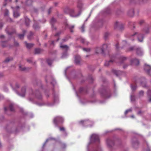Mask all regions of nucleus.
<instances>
[{
  "label": "nucleus",
  "instance_id": "nucleus-1",
  "mask_svg": "<svg viewBox=\"0 0 151 151\" xmlns=\"http://www.w3.org/2000/svg\"><path fill=\"white\" fill-rule=\"evenodd\" d=\"M10 85L13 90L15 91L18 95L22 97H24L25 96L26 92V88L25 87H23L22 88L21 93H20L17 91V90L19 87V85L18 83H17L15 84V87H13L11 84Z\"/></svg>",
  "mask_w": 151,
  "mask_h": 151
},
{
  "label": "nucleus",
  "instance_id": "nucleus-2",
  "mask_svg": "<svg viewBox=\"0 0 151 151\" xmlns=\"http://www.w3.org/2000/svg\"><path fill=\"white\" fill-rule=\"evenodd\" d=\"M30 92H31L32 93L30 94V96L28 98V100L29 101H33V99L31 98V97L32 96L34 97L39 99H40L42 98V96L38 90L36 91L35 93H32V90Z\"/></svg>",
  "mask_w": 151,
  "mask_h": 151
},
{
  "label": "nucleus",
  "instance_id": "nucleus-3",
  "mask_svg": "<svg viewBox=\"0 0 151 151\" xmlns=\"http://www.w3.org/2000/svg\"><path fill=\"white\" fill-rule=\"evenodd\" d=\"M64 11L66 13L69 14L71 16L73 17H77L79 16L81 14L80 12L78 14H76L74 9H70L68 7H66Z\"/></svg>",
  "mask_w": 151,
  "mask_h": 151
},
{
  "label": "nucleus",
  "instance_id": "nucleus-4",
  "mask_svg": "<svg viewBox=\"0 0 151 151\" xmlns=\"http://www.w3.org/2000/svg\"><path fill=\"white\" fill-rule=\"evenodd\" d=\"M63 121V119L60 116H57L55 117L53 120L54 123L57 125L58 123H62Z\"/></svg>",
  "mask_w": 151,
  "mask_h": 151
},
{
  "label": "nucleus",
  "instance_id": "nucleus-5",
  "mask_svg": "<svg viewBox=\"0 0 151 151\" xmlns=\"http://www.w3.org/2000/svg\"><path fill=\"white\" fill-rule=\"evenodd\" d=\"M144 70L148 75H151V66L145 64L144 67Z\"/></svg>",
  "mask_w": 151,
  "mask_h": 151
},
{
  "label": "nucleus",
  "instance_id": "nucleus-6",
  "mask_svg": "<svg viewBox=\"0 0 151 151\" xmlns=\"http://www.w3.org/2000/svg\"><path fill=\"white\" fill-rule=\"evenodd\" d=\"M111 72L113 73V74L115 75L116 76H119L124 74V72L119 70H117L114 69L112 70Z\"/></svg>",
  "mask_w": 151,
  "mask_h": 151
},
{
  "label": "nucleus",
  "instance_id": "nucleus-7",
  "mask_svg": "<svg viewBox=\"0 0 151 151\" xmlns=\"http://www.w3.org/2000/svg\"><path fill=\"white\" fill-rule=\"evenodd\" d=\"M91 139L92 142H99V136L97 134H93L91 136Z\"/></svg>",
  "mask_w": 151,
  "mask_h": 151
},
{
  "label": "nucleus",
  "instance_id": "nucleus-8",
  "mask_svg": "<svg viewBox=\"0 0 151 151\" xmlns=\"http://www.w3.org/2000/svg\"><path fill=\"white\" fill-rule=\"evenodd\" d=\"M135 35H137V39L139 41L142 42V41L143 38V35L140 33H138L137 32H135L133 35H132V36H134Z\"/></svg>",
  "mask_w": 151,
  "mask_h": 151
},
{
  "label": "nucleus",
  "instance_id": "nucleus-9",
  "mask_svg": "<svg viewBox=\"0 0 151 151\" xmlns=\"http://www.w3.org/2000/svg\"><path fill=\"white\" fill-rule=\"evenodd\" d=\"M136 53L139 56H142L143 54V51L142 49L139 47H136Z\"/></svg>",
  "mask_w": 151,
  "mask_h": 151
},
{
  "label": "nucleus",
  "instance_id": "nucleus-10",
  "mask_svg": "<svg viewBox=\"0 0 151 151\" xmlns=\"http://www.w3.org/2000/svg\"><path fill=\"white\" fill-rule=\"evenodd\" d=\"M19 68L20 70L22 71H27L31 69L30 67H26L22 66L21 65H19Z\"/></svg>",
  "mask_w": 151,
  "mask_h": 151
},
{
  "label": "nucleus",
  "instance_id": "nucleus-11",
  "mask_svg": "<svg viewBox=\"0 0 151 151\" xmlns=\"http://www.w3.org/2000/svg\"><path fill=\"white\" fill-rule=\"evenodd\" d=\"M81 60V57L79 55H76L75 57V62L77 65H80Z\"/></svg>",
  "mask_w": 151,
  "mask_h": 151
},
{
  "label": "nucleus",
  "instance_id": "nucleus-12",
  "mask_svg": "<svg viewBox=\"0 0 151 151\" xmlns=\"http://www.w3.org/2000/svg\"><path fill=\"white\" fill-rule=\"evenodd\" d=\"M114 61V59L112 58L109 61H106L105 63V65L106 66H108Z\"/></svg>",
  "mask_w": 151,
  "mask_h": 151
},
{
  "label": "nucleus",
  "instance_id": "nucleus-13",
  "mask_svg": "<svg viewBox=\"0 0 151 151\" xmlns=\"http://www.w3.org/2000/svg\"><path fill=\"white\" fill-rule=\"evenodd\" d=\"M127 14L129 16L132 17L134 14V11L133 9H131L129 10L127 13Z\"/></svg>",
  "mask_w": 151,
  "mask_h": 151
},
{
  "label": "nucleus",
  "instance_id": "nucleus-14",
  "mask_svg": "<svg viewBox=\"0 0 151 151\" xmlns=\"http://www.w3.org/2000/svg\"><path fill=\"white\" fill-rule=\"evenodd\" d=\"M131 63L132 64H134L135 65H137L139 64V61L137 59H134L131 60Z\"/></svg>",
  "mask_w": 151,
  "mask_h": 151
},
{
  "label": "nucleus",
  "instance_id": "nucleus-15",
  "mask_svg": "<svg viewBox=\"0 0 151 151\" xmlns=\"http://www.w3.org/2000/svg\"><path fill=\"white\" fill-rule=\"evenodd\" d=\"M108 46L107 44H104L102 48H101V51L102 53H104L105 52L107 49Z\"/></svg>",
  "mask_w": 151,
  "mask_h": 151
},
{
  "label": "nucleus",
  "instance_id": "nucleus-16",
  "mask_svg": "<svg viewBox=\"0 0 151 151\" xmlns=\"http://www.w3.org/2000/svg\"><path fill=\"white\" fill-rule=\"evenodd\" d=\"M56 21V19L54 18H52L50 20V23L52 25V29L56 30V28L53 25L54 23Z\"/></svg>",
  "mask_w": 151,
  "mask_h": 151
},
{
  "label": "nucleus",
  "instance_id": "nucleus-17",
  "mask_svg": "<svg viewBox=\"0 0 151 151\" xmlns=\"http://www.w3.org/2000/svg\"><path fill=\"white\" fill-rule=\"evenodd\" d=\"M90 122L88 121H80V123L81 124H83L86 126H88L90 124Z\"/></svg>",
  "mask_w": 151,
  "mask_h": 151
},
{
  "label": "nucleus",
  "instance_id": "nucleus-18",
  "mask_svg": "<svg viewBox=\"0 0 151 151\" xmlns=\"http://www.w3.org/2000/svg\"><path fill=\"white\" fill-rule=\"evenodd\" d=\"M107 144L109 147H111L114 145V142L110 139H108L106 141Z\"/></svg>",
  "mask_w": 151,
  "mask_h": 151
},
{
  "label": "nucleus",
  "instance_id": "nucleus-19",
  "mask_svg": "<svg viewBox=\"0 0 151 151\" xmlns=\"http://www.w3.org/2000/svg\"><path fill=\"white\" fill-rule=\"evenodd\" d=\"M27 47L28 49H30L34 46V44L32 43H28L27 42H25Z\"/></svg>",
  "mask_w": 151,
  "mask_h": 151
},
{
  "label": "nucleus",
  "instance_id": "nucleus-20",
  "mask_svg": "<svg viewBox=\"0 0 151 151\" xmlns=\"http://www.w3.org/2000/svg\"><path fill=\"white\" fill-rule=\"evenodd\" d=\"M25 21L26 25L27 26H29V23L30 20L27 17H26L25 18Z\"/></svg>",
  "mask_w": 151,
  "mask_h": 151
},
{
  "label": "nucleus",
  "instance_id": "nucleus-21",
  "mask_svg": "<svg viewBox=\"0 0 151 151\" xmlns=\"http://www.w3.org/2000/svg\"><path fill=\"white\" fill-rule=\"evenodd\" d=\"M132 143L133 146L135 148H136L139 144L137 140L135 142H132Z\"/></svg>",
  "mask_w": 151,
  "mask_h": 151
},
{
  "label": "nucleus",
  "instance_id": "nucleus-22",
  "mask_svg": "<svg viewBox=\"0 0 151 151\" xmlns=\"http://www.w3.org/2000/svg\"><path fill=\"white\" fill-rule=\"evenodd\" d=\"M82 4L81 2H78L77 5V7L79 9V12H81V10L82 7Z\"/></svg>",
  "mask_w": 151,
  "mask_h": 151
},
{
  "label": "nucleus",
  "instance_id": "nucleus-23",
  "mask_svg": "<svg viewBox=\"0 0 151 151\" xmlns=\"http://www.w3.org/2000/svg\"><path fill=\"white\" fill-rule=\"evenodd\" d=\"M60 47L62 48L63 49H64L65 51H67L68 49V47L67 45H60Z\"/></svg>",
  "mask_w": 151,
  "mask_h": 151
},
{
  "label": "nucleus",
  "instance_id": "nucleus-24",
  "mask_svg": "<svg viewBox=\"0 0 151 151\" xmlns=\"http://www.w3.org/2000/svg\"><path fill=\"white\" fill-rule=\"evenodd\" d=\"M147 95L149 97V101L151 102V90H149L147 91Z\"/></svg>",
  "mask_w": 151,
  "mask_h": 151
},
{
  "label": "nucleus",
  "instance_id": "nucleus-25",
  "mask_svg": "<svg viewBox=\"0 0 151 151\" xmlns=\"http://www.w3.org/2000/svg\"><path fill=\"white\" fill-rule=\"evenodd\" d=\"M26 32L25 30L23 31V34H19L18 35L19 37L21 39H22L24 38V35Z\"/></svg>",
  "mask_w": 151,
  "mask_h": 151
},
{
  "label": "nucleus",
  "instance_id": "nucleus-26",
  "mask_svg": "<svg viewBox=\"0 0 151 151\" xmlns=\"http://www.w3.org/2000/svg\"><path fill=\"white\" fill-rule=\"evenodd\" d=\"M13 15L14 17L17 18L19 16V14L17 12L14 11Z\"/></svg>",
  "mask_w": 151,
  "mask_h": 151
},
{
  "label": "nucleus",
  "instance_id": "nucleus-27",
  "mask_svg": "<svg viewBox=\"0 0 151 151\" xmlns=\"http://www.w3.org/2000/svg\"><path fill=\"white\" fill-rule=\"evenodd\" d=\"M68 27L70 29V31L71 32H73V31L72 30V29H73L74 27V25H68Z\"/></svg>",
  "mask_w": 151,
  "mask_h": 151
},
{
  "label": "nucleus",
  "instance_id": "nucleus-28",
  "mask_svg": "<svg viewBox=\"0 0 151 151\" xmlns=\"http://www.w3.org/2000/svg\"><path fill=\"white\" fill-rule=\"evenodd\" d=\"M9 15V11L7 9H6L5 10L4 15L5 17H8Z\"/></svg>",
  "mask_w": 151,
  "mask_h": 151
},
{
  "label": "nucleus",
  "instance_id": "nucleus-29",
  "mask_svg": "<svg viewBox=\"0 0 151 151\" xmlns=\"http://www.w3.org/2000/svg\"><path fill=\"white\" fill-rule=\"evenodd\" d=\"M96 52L97 53H99L100 52L102 53L101 48L99 47L97 48L96 50Z\"/></svg>",
  "mask_w": 151,
  "mask_h": 151
},
{
  "label": "nucleus",
  "instance_id": "nucleus-30",
  "mask_svg": "<svg viewBox=\"0 0 151 151\" xmlns=\"http://www.w3.org/2000/svg\"><path fill=\"white\" fill-rule=\"evenodd\" d=\"M13 60L12 58H6L4 60V62L6 63H8L10 61L12 60Z\"/></svg>",
  "mask_w": 151,
  "mask_h": 151
},
{
  "label": "nucleus",
  "instance_id": "nucleus-31",
  "mask_svg": "<svg viewBox=\"0 0 151 151\" xmlns=\"http://www.w3.org/2000/svg\"><path fill=\"white\" fill-rule=\"evenodd\" d=\"M41 50L39 48H37L35 49V54H38L41 52Z\"/></svg>",
  "mask_w": 151,
  "mask_h": 151
},
{
  "label": "nucleus",
  "instance_id": "nucleus-32",
  "mask_svg": "<svg viewBox=\"0 0 151 151\" xmlns=\"http://www.w3.org/2000/svg\"><path fill=\"white\" fill-rule=\"evenodd\" d=\"M85 26L84 24H83L82 26L80 28V29L82 32H84L85 31L84 28Z\"/></svg>",
  "mask_w": 151,
  "mask_h": 151
},
{
  "label": "nucleus",
  "instance_id": "nucleus-33",
  "mask_svg": "<svg viewBox=\"0 0 151 151\" xmlns=\"http://www.w3.org/2000/svg\"><path fill=\"white\" fill-rule=\"evenodd\" d=\"M52 61V60L50 59H47V63H48V64L49 65H51Z\"/></svg>",
  "mask_w": 151,
  "mask_h": 151
},
{
  "label": "nucleus",
  "instance_id": "nucleus-34",
  "mask_svg": "<svg viewBox=\"0 0 151 151\" xmlns=\"http://www.w3.org/2000/svg\"><path fill=\"white\" fill-rule=\"evenodd\" d=\"M9 108L11 111H14L13 105V104H11L9 106Z\"/></svg>",
  "mask_w": 151,
  "mask_h": 151
},
{
  "label": "nucleus",
  "instance_id": "nucleus-35",
  "mask_svg": "<svg viewBox=\"0 0 151 151\" xmlns=\"http://www.w3.org/2000/svg\"><path fill=\"white\" fill-rule=\"evenodd\" d=\"M32 3V0H27L26 2V4L27 5H31Z\"/></svg>",
  "mask_w": 151,
  "mask_h": 151
},
{
  "label": "nucleus",
  "instance_id": "nucleus-36",
  "mask_svg": "<svg viewBox=\"0 0 151 151\" xmlns=\"http://www.w3.org/2000/svg\"><path fill=\"white\" fill-rule=\"evenodd\" d=\"M33 27L35 29H38L40 28V27L37 24H35L33 25Z\"/></svg>",
  "mask_w": 151,
  "mask_h": 151
},
{
  "label": "nucleus",
  "instance_id": "nucleus-37",
  "mask_svg": "<svg viewBox=\"0 0 151 151\" xmlns=\"http://www.w3.org/2000/svg\"><path fill=\"white\" fill-rule=\"evenodd\" d=\"M12 1V0H4V6H6L7 3L11 2Z\"/></svg>",
  "mask_w": 151,
  "mask_h": 151
},
{
  "label": "nucleus",
  "instance_id": "nucleus-38",
  "mask_svg": "<svg viewBox=\"0 0 151 151\" xmlns=\"http://www.w3.org/2000/svg\"><path fill=\"white\" fill-rule=\"evenodd\" d=\"M126 58L122 56L120 58L121 60V63H122L123 61L126 60Z\"/></svg>",
  "mask_w": 151,
  "mask_h": 151
},
{
  "label": "nucleus",
  "instance_id": "nucleus-39",
  "mask_svg": "<svg viewBox=\"0 0 151 151\" xmlns=\"http://www.w3.org/2000/svg\"><path fill=\"white\" fill-rule=\"evenodd\" d=\"M55 138H49L47 139L45 142L44 143V144L43 146V147H44V146H45L46 143L49 140H50V139H55Z\"/></svg>",
  "mask_w": 151,
  "mask_h": 151
},
{
  "label": "nucleus",
  "instance_id": "nucleus-40",
  "mask_svg": "<svg viewBox=\"0 0 151 151\" xmlns=\"http://www.w3.org/2000/svg\"><path fill=\"white\" fill-rule=\"evenodd\" d=\"M120 24V23L119 22H116L115 24V27L117 28Z\"/></svg>",
  "mask_w": 151,
  "mask_h": 151
},
{
  "label": "nucleus",
  "instance_id": "nucleus-41",
  "mask_svg": "<svg viewBox=\"0 0 151 151\" xmlns=\"http://www.w3.org/2000/svg\"><path fill=\"white\" fill-rule=\"evenodd\" d=\"M83 50L86 52H89L91 50L89 48H83Z\"/></svg>",
  "mask_w": 151,
  "mask_h": 151
},
{
  "label": "nucleus",
  "instance_id": "nucleus-42",
  "mask_svg": "<svg viewBox=\"0 0 151 151\" xmlns=\"http://www.w3.org/2000/svg\"><path fill=\"white\" fill-rule=\"evenodd\" d=\"M33 33L32 32H30V34L29 35H28L27 36V38L29 40L31 39V37L33 35Z\"/></svg>",
  "mask_w": 151,
  "mask_h": 151
},
{
  "label": "nucleus",
  "instance_id": "nucleus-43",
  "mask_svg": "<svg viewBox=\"0 0 151 151\" xmlns=\"http://www.w3.org/2000/svg\"><path fill=\"white\" fill-rule=\"evenodd\" d=\"M131 100L132 101H134L135 100V97L134 96H131Z\"/></svg>",
  "mask_w": 151,
  "mask_h": 151
},
{
  "label": "nucleus",
  "instance_id": "nucleus-44",
  "mask_svg": "<svg viewBox=\"0 0 151 151\" xmlns=\"http://www.w3.org/2000/svg\"><path fill=\"white\" fill-rule=\"evenodd\" d=\"M68 55V54L67 52H65L63 53L62 57V58H65Z\"/></svg>",
  "mask_w": 151,
  "mask_h": 151
},
{
  "label": "nucleus",
  "instance_id": "nucleus-45",
  "mask_svg": "<svg viewBox=\"0 0 151 151\" xmlns=\"http://www.w3.org/2000/svg\"><path fill=\"white\" fill-rule=\"evenodd\" d=\"M131 86L132 90L133 91L135 90L137 88V87L136 86H133L131 85Z\"/></svg>",
  "mask_w": 151,
  "mask_h": 151
},
{
  "label": "nucleus",
  "instance_id": "nucleus-46",
  "mask_svg": "<svg viewBox=\"0 0 151 151\" xmlns=\"http://www.w3.org/2000/svg\"><path fill=\"white\" fill-rule=\"evenodd\" d=\"M143 94H144V91H139V96H142L143 95Z\"/></svg>",
  "mask_w": 151,
  "mask_h": 151
},
{
  "label": "nucleus",
  "instance_id": "nucleus-47",
  "mask_svg": "<svg viewBox=\"0 0 151 151\" xmlns=\"http://www.w3.org/2000/svg\"><path fill=\"white\" fill-rule=\"evenodd\" d=\"M144 32L146 33H147L149 32V28L148 27H146L144 29Z\"/></svg>",
  "mask_w": 151,
  "mask_h": 151
},
{
  "label": "nucleus",
  "instance_id": "nucleus-48",
  "mask_svg": "<svg viewBox=\"0 0 151 151\" xmlns=\"http://www.w3.org/2000/svg\"><path fill=\"white\" fill-rule=\"evenodd\" d=\"M109 33L108 32L105 33V35H104L105 38L106 39V38L107 37L109 36Z\"/></svg>",
  "mask_w": 151,
  "mask_h": 151
},
{
  "label": "nucleus",
  "instance_id": "nucleus-49",
  "mask_svg": "<svg viewBox=\"0 0 151 151\" xmlns=\"http://www.w3.org/2000/svg\"><path fill=\"white\" fill-rule=\"evenodd\" d=\"M122 45H126L127 44V42L125 40H123L122 43Z\"/></svg>",
  "mask_w": 151,
  "mask_h": 151
},
{
  "label": "nucleus",
  "instance_id": "nucleus-50",
  "mask_svg": "<svg viewBox=\"0 0 151 151\" xmlns=\"http://www.w3.org/2000/svg\"><path fill=\"white\" fill-rule=\"evenodd\" d=\"M136 48L135 47H131L129 48V50H133L134 49L136 50Z\"/></svg>",
  "mask_w": 151,
  "mask_h": 151
},
{
  "label": "nucleus",
  "instance_id": "nucleus-51",
  "mask_svg": "<svg viewBox=\"0 0 151 151\" xmlns=\"http://www.w3.org/2000/svg\"><path fill=\"white\" fill-rule=\"evenodd\" d=\"M144 21L143 20H141L139 22V24L140 25L142 24L143 23H144Z\"/></svg>",
  "mask_w": 151,
  "mask_h": 151
},
{
  "label": "nucleus",
  "instance_id": "nucleus-52",
  "mask_svg": "<svg viewBox=\"0 0 151 151\" xmlns=\"http://www.w3.org/2000/svg\"><path fill=\"white\" fill-rule=\"evenodd\" d=\"M3 90L5 91L6 92H7L8 91V88L5 86L4 87Z\"/></svg>",
  "mask_w": 151,
  "mask_h": 151
},
{
  "label": "nucleus",
  "instance_id": "nucleus-53",
  "mask_svg": "<svg viewBox=\"0 0 151 151\" xmlns=\"http://www.w3.org/2000/svg\"><path fill=\"white\" fill-rule=\"evenodd\" d=\"M84 88L83 87H81L79 89V92L80 93L83 90Z\"/></svg>",
  "mask_w": 151,
  "mask_h": 151
},
{
  "label": "nucleus",
  "instance_id": "nucleus-54",
  "mask_svg": "<svg viewBox=\"0 0 151 151\" xmlns=\"http://www.w3.org/2000/svg\"><path fill=\"white\" fill-rule=\"evenodd\" d=\"M5 42H4V41L2 42H1V45L2 47H4L6 46V45H4V43H5Z\"/></svg>",
  "mask_w": 151,
  "mask_h": 151
},
{
  "label": "nucleus",
  "instance_id": "nucleus-55",
  "mask_svg": "<svg viewBox=\"0 0 151 151\" xmlns=\"http://www.w3.org/2000/svg\"><path fill=\"white\" fill-rule=\"evenodd\" d=\"M60 131H65V129L64 127H61L60 128Z\"/></svg>",
  "mask_w": 151,
  "mask_h": 151
},
{
  "label": "nucleus",
  "instance_id": "nucleus-56",
  "mask_svg": "<svg viewBox=\"0 0 151 151\" xmlns=\"http://www.w3.org/2000/svg\"><path fill=\"white\" fill-rule=\"evenodd\" d=\"M101 149L100 148H98L93 150V151H101Z\"/></svg>",
  "mask_w": 151,
  "mask_h": 151
},
{
  "label": "nucleus",
  "instance_id": "nucleus-57",
  "mask_svg": "<svg viewBox=\"0 0 151 151\" xmlns=\"http://www.w3.org/2000/svg\"><path fill=\"white\" fill-rule=\"evenodd\" d=\"M81 41L82 43H84L85 42V40L84 39H81Z\"/></svg>",
  "mask_w": 151,
  "mask_h": 151
},
{
  "label": "nucleus",
  "instance_id": "nucleus-58",
  "mask_svg": "<svg viewBox=\"0 0 151 151\" xmlns=\"http://www.w3.org/2000/svg\"><path fill=\"white\" fill-rule=\"evenodd\" d=\"M6 32L9 35H11L13 33V32L9 33V32H8V31L7 30V29H6Z\"/></svg>",
  "mask_w": 151,
  "mask_h": 151
},
{
  "label": "nucleus",
  "instance_id": "nucleus-59",
  "mask_svg": "<svg viewBox=\"0 0 151 151\" xmlns=\"http://www.w3.org/2000/svg\"><path fill=\"white\" fill-rule=\"evenodd\" d=\"M51 83L54 86L55 84L56 83V81L55 80H54L52 82H51Z\"/></svg>",
  "mask_w": 151,
  "mask_h": 151
},
{
  "label": "nucleus",
  "instance_id": "nucleus-60",
  "mask_svg": "<svg viewBox=\"0 0 151 151\" xmlns=\"http://www.w3.org/2000/svg\"><path fill=\"white\" fill-rule=\"evenodd\" d=\"M61 33L60 32H58L55 35V36H58Z\"/></svg>",
  "mask_w": 151,
  "mask_h": 151
},
{
  "label": "nucleus",
  "instance_id": "nucleus-61",
  "mask_svg": "<svg viewBox=\"0 0 151 151\" xmlns=\"http://www.w3.org/2000/svg\"><path fill=\"white\" fill-rule=\"evenodd\" d=\"M3 26V24L2 23H0V28H1Z\"/></svg>",
  "mask_w": 151,
  "mask_h": 151
},
{
  "label": "nucleus",
  "instance_id": "nucleus-62",
  "mask_svg": "<svg viewBox=\"0 0 151 151\" xmlns=\"http://www.w3.org/2000/svg\"><path fill=\"white\" fill-rule=\"evenodd\" d=\"M128 112V110H126V111L125 112V115L127 114Z\"/></svg>",
  "mask_w": 151,
  "mask_h": 151
},
{
  "label": "nucleus",
  "instance_id": "nucleus-63",
  "mask_svg": "<svg viewBox=\"0 0 151 151\" xmlns=\"http://www.w3.org/2000/svg\"><path fill=\"white\" fill-rule=\"evenodd\" d=\"M141 112H141V111H139L138 112H137V114H139H139H141Z\"/></svg>",
  "mask_w": 151,
  "mask_h": 151
},
{
  "label": "nucleus",
  "instance_id": "nucleus-64",
  "mask_svg": "<svg viewBox=\"0 0 151 151\" xmlns=\"http://www.w3.org/2000/svg\"><path fill=\"white\" fill-rule=\"evenodd\" d=\"M50 45H54V41H52L51 43L50 44Z\"/></svg>",
  "mask_w": 151,
  "mask_h": 151
}]
</instances>
